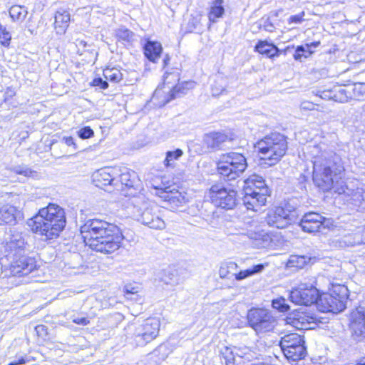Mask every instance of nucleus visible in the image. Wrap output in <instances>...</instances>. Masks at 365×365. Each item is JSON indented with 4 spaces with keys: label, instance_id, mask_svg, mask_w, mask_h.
I'll list each match as a JSON object with an SVG mask.
<instances>
[{
    "label": "nucleus",
    "instance_id": "3",
    "mask_svg": "<svg viewBox=\"0 0 365 365\" xmlns=\"http://www.w3.org/2000/svg\"><path fill=\"white\" fill-rule=\"evenodd\" d=\"M66 223L63 209L56 204H49L40 209L38 214L28 222L32 232L45 236L46 240L57 237L64 229Z\"/></svg>",
    "mask_w": 365,
    "mask_h": 365
},
{
    "label": "nucleus",
    "instance_id": "28",
    "mask_svg": "<svg viewBox=\"0 0 365 365\" xmlns=\"http://www.w3.org/2000/svg\"><path fill=\"white\" fill-rule=\"evenodd\" d=\"M225 13L224 1L215 0L211 3L210 11L208 13L209 21L215 23L217 19L222 17Z\"/></svg>",
    "mask_w": 365,
    "mask_h": 365
},
{
    "label": "nucleus",
    "instance_id": "25",
    "mask_svg": "<svg viewBox=\"0 0 365 365\" xmlns=\"http://www.w3.org/2000/svg\"><path fill=\"white\" fill-rule=\"evenodd\" d=\"M255 51L270 58L279 56L282 52L274 44L267 41H259L255 46Z\"/></svg>",
    "mask_w": 365,
    "mask_h": 365
},
{
    "label": "nucleus",
    "instance_id": "27",
    "mask_svg": "<svg viewBox=\"0 0 365 365\" xmlns=\"http://www.w3.org/2000/svg\"><path fill=\"white\" fill-rule=\"evenodd\" d=\"M70 21V14L64 10H58L55 15V29L59 34H64L68 27Z\"/></svg>",
    "mask_w": 365,
    "mask_h": 365
},
{
    "label": "nucleus",
    "instance_id": "46",
    "mask_svg": "<svg viewBox=\"0 0 365 365\" xmlns=\"http://www.w3.org/2000/svg\"><path fill=\"white\" fill-rule=\"evenodd\" d=\"M304 12L302 11L298 14L291 16L287 21L289 24H301L304 21Z\"/></svg>",
    "mask_w": 365,
    "mask_h": 365
},
{
    "label": "nucleus",
    "instance_id": "30",
    "mask_svg": "<svg viewBox=\"0 0 365 365\" xmlns=\"http://www.w3.org/2000/svg\"><path fill=\"white\" fill-rule=\"evenodd\" d=\"M264 269V266L262 264H258L252 266L250 268H248L245 270L240 271L238 273L235 274V279L237 281H241L244 279H246L249 277H251L255 274L260 273Z\"/></svg>",
    "mask_w": 365,
    "mask_h": 365
},
{
    "label": "nucleus",
    "instance_id": "2",
    "mask_svg": "<svg viewBox=\"0 0 365 365\" xmlns=\"http://www.w3.org/2000/svg\"><path fill=\"white\" fill-rule=\"evenodd\" d=\"M80 230L87 245L104 254L118 250L123 240L118 226L98 218L88 220Z\"/></svg>",
    "mask_w": 365,
    "mask_h": 365
},
{
    "label": "nucleus",
    "instance_id": "12",
    "mask_svg": "<svg viewBox=\"0 0 365 365\" xmlns=\"http://www.w3.org/2000/svg\"><path fill=\"white\" fill-rule=\"evenodd\" d=\"M210 198L215 207L226 210L234 209L237 202V192L220 185H214L210 187Z\"/></svg>",
    "mask_w": 365,
    "mask_h": 365
},
{
    "label": "nucleus",
    "instance_id": "10",
    "mask_svg": "<svg viewBox=\"0 0 365 365\" xmlns=\"http://www.w3.org/2000/svg\"><path fill=\"white\" fill-rule=\"evenodd\" d=\"M279 346L284 356L289 361L301 360L307 354L304 337L297 333H290L283 336L279 341Z\"/></svg>",
    "mask_w": 365,
    "mask_h": 365
},
{
    "label": "nucleus",
    "instance_id": "19",
    "mask_svg": "<svg viewBox=\"0 0 365 365\" xmlns=\"http://www.w3.org/2000/svg\"><path fill=\"white\" fill-rule=\"evenodd\" d=\"M160 197L173 209L182 207L187 202V197L185 193L180 192L175 188L166 187L161 190Z\"/></svg>",
    "mask_w": 365,
    "mask_h": 365
},
{
    "label": "nucleus",
    "instance_id": "9",
    "mask_svg": "<svg viewBox=\"0 0 365 365\" xmlns=\"http://www.w3.org/2000/svg\"><path fill=\"white\" fill-rule=\"evenodd\" d=\"M247 319L249 326L258 335L273 331L277 325L275 317L266 309H250L247 312Z\"/></svg>",
    "mask_w": 365,
    "mask_h": 365
},
{
    "label": "nucleus",
    "instance_id": "32",
    "mask_svg": "<svg viewBox=\"0 0 365 365\" xmlns=\"http://www.w3.org/2000/svg\"><path fill=\"white\" fill-rule=\"evenodd\" d=\"M117 180L118 183L120 182L121 190H123L124 187L130 189L134 186L135 173L134 172L123 173L119 175V179Z\"/></svg>",
    "mask_w": 365,
    "mask_h": 365
},
{
    "label": "nucleus",
    "instance_id": "33",
    "mask_svg": "<svg viewBox=\"0 0 365 365\" xmlns=\"http://www.w3.org/2000/svg\"><path fill=\"white\" fill-rule=\"evenodd\" d=\"M309 258L304 255H291L287 262L289 268L302 269L308 262Z\"/></svg>",
    "mask_w": 365,
    "mask_h": 365
},
{
    "label": "nucleus",
    "instance_id": "1",
    "mask_svg": "<svg viewBox=\"0 0 365 365\" xmlns=\"http://www.w3.org/2000/svg\"><path fill=\"white\" fill-rule=\"evenodd\" d=\"M314 149L319 150L314 155L313 162V182L324 192L334 189L339 194L346 193V186L339 181L344 171L341 158L331 150H327L324 144L318 145Z\"/></svg>",
    "mask_w": 365,
    "mask_h": 365
},
{
    "label": "nucleus",
    "instance_id": "20",
    "mask_svg": "<svg viewBox=\"0 0 365 365\" xmlns=\"http://www.w3.org/2000/svg\"><path fill=\"white\" fill-rule=\"evenodd\" d=\"M115 170L112 168H103L93 175V181L96 187L113 185L118 187V180L114 176Z\"/></svg>",
    "mask_w": 365,
    "mask_h": 365
},
{
    "label": "nucleus",
    "instance_id": "37",
    "mask_svg": "<svg viewBox=\"0 0 365 365\" xmlns=\"http://www.w3.org/2000/svg\"><path fill=\"white\" fill-rule=\"evenodd\" d=\"M158 279L160 282L165 284H175L177 283L175 275L170 270H162L158 274Z\"/></svg>",
    "mask_w": 365,
    "mask_h": 365
},
{
    "label": "nucleus",
    "instance_id": "29",
    "mask_svg": "<svg viewBox=\"0 0 365 365\" xmlns=\"http://www.w3.org/2000/svg\"><path fill=\"white\" fill-rule=\"evenodd\" d=\"M28 14L27 8L24 6L14 5L9 9V16L13 21L23 22Z\"/></svg>",
    "mask_w": 365,
    "mask_h": 365
},
{
    "label": "nucleus",
    "instance_id": "36",
    "mask_svg": "<svg viewBox=\"0 0 365 365\" xmlns=\"http://www.w3.org/2000/svg\"><path fill=\"white\" fill-rule=\"evenodd\" d=\"M9 170L16 174L23 175L24 177H34L36 175V172L32 170L26 165H19L11 166Z\"/></svg>",
    "mask_w": 365,
    "mask_h": 365
},
{
    "label": "nucleus",
    "instance_id": "62",
    "mask_svg": "<svg viewBox=\"0 0 365 365\" xmlns=\"http://www.w3.org/2000/svg\"><path fill=\"white\" fill-rule=\"evenodd\" d=\"M289 48V47H287V49L284 51V53L286 52L287 50H288Z\"/></svg>",
    "mask_w": 365,
    "mask_h": 365
},
{
    "label": "nucleus",
    "instance_id": "54",
    "mask_svg": "<svg viewBox=\"0 0 365 365\" xmlns=\"http://www.w3.org/2000/svg\"><path fill=\"white\" fill-rule=\"evenodd\" d=\"M63 140L68 146H73L74 149H78V147L76 146V144L73 137L69 136L64 138Z\"/></svg>",
    "mask_w": 365,
    "mask_h": 365
},
{
    "label": "nucleus",
    "instance_id": "52",
    "mask_svg": "<svg viewBox=\"0 0 365 365\" xmlns=\"http://www.w3.org/2000/svg\"><path fill=\"white\" fill-rule=\"evenodd\" d=\"M36 331L37 334L41 336H43L47 334V327L44 325L36 326Z\"/></svg>",
    "mask_w": 365,
    "mask_h": 365
},
{
    "label": "nucleus",
    "instance_id": "39",
    "mask_svg": "<svg viewBox=\"0 0 365 365\" xmlns=\"http://www.w3.org/2000/svg\"><path fill=\"white\" fill-rule=\"evenodd\" d=\"M8 365H22L31 361V356L24 354H17L14 357L9 359Z\"/></svg>",
    "mask_w": 365,
    "mask_h": 365
},
{
    "label": "nucleus",
    "instance_id": "23",
    "mask_svg": "<svg viewBox=\"0 0 365 365\" xmlns=\"http://www.w3.org/2000/svg\"><path fill=\"white\" fill-rule=\"evenodd\" d=\"M228 140L227 135L222 133H210L204 137V143L208 148L220 150L223 144Z\"/></svg>",
    "mask_w": 365,
    "mask_h": 365
},
{
    "label": "nucleus",
    "instance_id": "56",
    "mask_svg": "<svg viewBox=\"0 0 365 365\" xmlns=\"http://www.w3.org/2000/svg\"><path fill=\"white\" fill-rule=\"evenodd\" d=\"M170 60V58L169 55L166 54L163 58L164 66H166L168 64Z\"/></svg>",
    "mask_w": 365,
    "mask_h": 365
},
{
    "label": "nucleus",
    "instance_id": "48",
    "mask_svg": "<svg viewBox=\"0 0 365 365\" xmlns=\"http://www.w3.org/2000/svg\"><path fill=\"white\" fill-rule=\"evenodd\" d=\"M92 85L98 86L102 89H106L108 87V83L106 81H103L101 78H96L93 80Z\"/></svg>",
    "mask_w": 365,
    "mask_h": 365
},
{
    "label": "nucleus",
    "instance_id": "7",
    "mask_svg": "<svg viewBox=\"0 0 365 365\" xmlns=\"http://www.w3.org/2000/svg\"><path fill=\"white\" fill-rule=\"evenodd\" d=\"M216 165L220 178L225 181H231L239 178L245 171L247 163L242 154L232 151L221 154Z\"/></svg>",
    "mask_w": 365,
    "mask_h": 365
},
{
    "label": "nucleus",
    "instance_id": "60",
    "mask_svg": "<svg viewBox=\"0 0 365 365\" xmlns=\"http://www.w3.org/2000/svg\"><path fill=\"white\" fill-rule=\"evenodd\" d=\"M225 351H226V353H223V354H227V352H230V354H232V351H230V349H228L227 347H226Z\"/></svg>",
    "mask_w": 365,
    "mask_h": 365
},
{
    "label": "nucleus",
    "instance_id": "14",
    "mask_svg": "<svg viewBox=\"0 0 365 365\" xmlns=\"http://www.w3.org/2000/svg\"><path fill=\"white\" fill-rule=\"evenodd\" d=\"M160 322L155 317L148 318L136 327L135 339L139 346H144L154 340L159 334Z\"/></svg>",
    "mask_w": 365,
    "mask_h": 365
},
{
    "label": "nucleus",
    "instance_id": "47",
    "mask_svg": "<svg viewBox=\"0 0 365 365\" xmlns=\"http://www.w3.org/2000/svg\"><path fill=\"white\" fill-rule=\"evenodd\" d=\"M260 26L263 28L264 30L268 32H273L275 29L273 24L269 21V19H266L264 20H262V23L260 24Z\"/></svg>",
    "mask_w": 365,
    "mask_h": 365
},
{
    "label": "nucleus",
    "instance_id": "21",
    "mask_svg": "<svg viewBox=\"0 0 365 365\" xmlns=\"http://www.w3.org/2000/svg\"><path fill=\"white\" fill-rule=\"evenodd\" d=\"M313 318L308 316L306 313L295 311L290 314L287 317L288 323L298 329H312L311 324L314 323Z\"/></svg>",
    "mask_w": 365,
    "mask_h": 365
},
{
    "label": "nucleus",
    "instance_id": "26",
    "mask_svg": "<svg viewBox=\"0 0 365 365\" xmlns=\"http://www.w3.org/2000/svg\"><path fill=\"white\" fill-rule=\"evenodd\" d=\"M195 83L193 81H184L182 83L178 82V83L173 86V89L170 91L168 98L164 102V105L168 103L172 100L180 97L185 94L187 91L192 89L194 87Z\"/></svg>",
    "mask_w": 365,
    "mask_h": 365
},
{
    "label": "nucleus",
    "instance_id": "57",
    "mask_svg": "<svg viewBox=\"0 0 365 365\" xmlns=\"http://www.w3.org/2000/svg\"><path fill=\"white\" fill-rule=\"evenodd\" d=\"M225 359L226 365H234V364L230 361V360L233 359V358H232V357L229 358L227 356H225Z\"/></svg>",
    "mask_w": 365,
    "mask_h": 365
},
{
    "label": "nucleus",
    "instance_id": "59",
    "mask_svg": "<svg viewBox=\"0 0 365 365\" xmlns=\"http://www.w3.org/2000/svg\"><path fill=\"white\" fill-rule=\"evenodd\" d=\"M320 44L319 41H314L311 43L309 45H311V47H317Z\"/></svg>",
    "mask_w": 365,
    "mask_h": 365
},
{
    "label": "nucleus",
    "instance_id": "50",
    "mask_svg": "<svg viewBox=\"0 0 365 365\" xmlns=\"http://www.w3.org/2000/svg\"><path fill=\"white\" fill-rule=\"evenodd\" d=\"M72 322L76 324L86 326L90 323V321L86 317H72Z\"/></svg>",
    "mask_w": 365,
    "mask_h": 365
},
{
    "label": "nucleus",
    "instance_id": "43",
    "mask_svg": "<svg viewBox=\"0 0 365 365\" xmlns=\"http://www.w3.org/2000/svg\"><path fill=\"white\" fill-rule=\"evenodd\" d=\"M133 34L132 31L125 28L118 29L116 33V36L119 39H122L125 41H129L133 37Z\"/></svg>",
    "mask_w": 365,
    "mask_h": 365
},
{
    "label": "nucleus",
    "instance_id": "44",
    "mask_svg": "<svg viewBox=\"0 0 365 365\" xmlns=\"http://www.w3.org/2000/svg\"><path fill=\"white\" fill-rule=\"evenodd\" d=\"M78 136L81 139H88L94 135L93 130L89 126H85L81 128L78 132Z\"/></svg>",
    "mask_w": 365,
    "mask_h": 365
},
{
    "label": "nucleus",
    "instance_id": "15",
    "mask_svg": "<svg viewBox=\"0 0 365 365\" xmlns=\"http://www.w3.org/2000/svg\"><path fill=\"white\" fill-rule=\"evenodd\" d=\"M349 328L355 341L365 339V307L359 306L349 315Z\"/></svg>",
    "mask_w": 365,
    "mask_h": 365
},
{
    "label": "nucleus",
    "instance_id": "16",
    "mask_svg": "<svg viewBox=\"0 0 365 365\" xmlns=\"http://www.w3.org/2000/svg\"><path fill=\"white\" fill-rule=\"evenodd\" d=\"M330 225V219L313 212L306 213L300 222L302 229L309 233L320 232L322 229L329 228Z\"/></svg>",
    "mask_w": 365,
    "mask_h": 365
},
{
    "label": "nucleus",
    "instance_id": "61",
    "mask_svg": "<svg viewBox=\"0 0 365 365\" xmlns=\"http://www.w3.org/2000/svg\"><path fill=\"white\" fill-rule=\"evenodd\" d=\"M127 292L134 293V292H133V291H129V290H128V289H127Z\"/></svg>",
    "mask_w": 365,
    "mask_h": 365
},
{
    "label": "nucleus",
    "instance_id": "13",
    "mask_svg": "<svg viewBox=\"0 0 365 365\" xmlns=\"http://www.w3.org/2000/svg\"><path fill=\"white\" fill-rule=\"evenodd\" d=\"M320 296L318 289L312 283H301L289 294L292 302L305 306L315 303L318 305Z\"/></svg>",
    "mask_w": 365,
    "mask_h": 365
},
{
    "label": "nucleus",
    "instance_id": "42",
    "mask_svg": "<svg viewBox=\"0 0 365 365\" xmlns=\"http://www.w3.org/2000/svg\"><path fill=\"white\" fill-rule=\"evenodd\" d=\"M180 81V73L177 71L165 73L164 75V84H173Z\"/></svg>",
    "mask_w": 365,
    "mask_h": 365
},
{
    "label": "nucleus",
    "instance_id": "58",
    "mask_svg": "<svg viewBox=\"0 0 365 365\" xmlns=\"http://www.w3.org/2000/svg\"><path fill=\"white\" fill-rule=\"evenodd\" d=\"M355 365H365V358L361 359L359 361H356Z\"/></svg>",
    "mask_w": 365,
    "mask_h": 365
},
{
    "label": "nucleus",
    "instance_id": "63",
    "mask_svg": "<svg viewBox=\"0 0 365 365\" xmlns=\"http://www.w3.org/2000/svg\"><path fill=\"white\" fill-rule=\"evenodd\" d=\"M364 110L365 111V105L364 106Z\"/></svg>",
    "mask_w": 365,
    "mask_h": 365
},
{
    "label": "nucleus",
    "instance_id": "55",
    "mask_svg": "<svg viewBox=\"0 0 365 365\" xmlns=\"http://www.w3.org/2000/svg\"><path fill=\"white\" fill-rule=\"evenodd\" d=\"M301 108L304 110H312L314 109V104L310 102H303L301 104Z\"/></svg>",
    "mask_w": 365,
    "mask_h": 365
},
{
    "label": "nucleus",
    "instance_id": "35",
    "mask_svg": "<svg viewBox=\"0 0 365 365\" xmlns=\"http://www.w3.org/2000/svg\"><path fill=\"white\" fill-rule=\"evenodd\" d=\"M313 53L311 51V45L308 43L303 46H298L293 55L294 58L297 61H302V58H307Z\"/></svg>",
    "mask_w": 365,
    "mask_h": 365
},
{
    "label": "nucleus",
    "instance_id": "5",
    "mask_svg": "<svg viewBox=\"0 0 365 365\" xmlns=\"http://www.w3.org/2000/svg\"><path fill=\"white\" fill-rule=\"evenodd\" d=\"M255 148L261 160L268 166L276 165L285 155L288 149L287 137L279 133H272L259 140Z\"/></svg>",
    "mask_w": 365,
    "mask_h": 365
},
{
    "label": "nucleus",
    "instance_id": "8",
    "mask_svg": "<svg viewBox=\"0 0 365 365\" xmlns=\"http://www.w3.org/2000/svg\"><path fill=\"white\" fill-rule=\"evenodd\" d=\"M348 297L347 287L341 284L333 285L329 293L320 296L318 307L323 312L337 314L346 309Z\"/></svg>",
    "mask_w": 365,
    "mask_h": 365
},
{
    "label": "nucleus",
    "instance_id": "53",
    "mask_svg": "<svg viewBox=\"0 0 365 365\" xmlns=\"http://www.w3.org/2000/svg\"><path fill=\"white\" fill-rule=\"evenodd\" d=\"M225 91V88L222 86H220V87H217L216 86L213 85L212 86V93L213 96H219Z\"/></svg>",
    "mask_w": 365,
    "mask_h": 365
},
{
    "label": "nucleus",
    "instance_id": "40",
    "mask_svg": "<svg viewBox=\"0 0 365 365\" xmlns=\"http://www.w3.org/2000/svg\"><path fill=\"white\" fill-rule=\"evenodd\" d=\"M272 307L281 312H287L289 306L286 303V299L283 297L274 299L272 302Z\"/></svg>",
    "mask_w": 365,
    "mask_h": 365
},
{
    "label": "nucleus",
    "instance_id": "49",
    "mask_svg": "<svg viewBox=\"0 0 365 365\" xmlns=\"http://www.w3.org/2000/svg\"><path fill=\"white\" fill-rule=\"evenodd\" d=\"M316 96H319L322 99L325 100H329V99H334L336 97L335 96H332V92L331 91H318L316 93Z\"/></svg>",
    "mask_w": 365,
    "mask_h": 365
},
{
    "label": "nucleus",
    "instance_id": "45",
    "mask_svg": "<svg viewBox=\"0 0 365 365\" xmlns=\"http://www.w3.org/2000/svg\"><path fill=\"white\" fill-rule=\"evenodd\" d=\"M11 39V36L9 32L6 31L5 29L0 31V40L2 45L8 46Z\"/></svg>",
    "mask_w": 365,
    "mask_h": 365
},
{
    "label": "nucleus",
    "instance_id": "4",
    "mask_svg": "<svg viewBox=\"0 0 365 365\" xmlns=\"http://www.w3.org/2000/svg\"><path fill=\"white\" fill-rule=\"evenodd\" d=\"M133 218L151 229L165 228L164 210L157 205L145 201L143 197L138 196L130 199L128 207Z\"/></svg>",
    "mask_w": 365,
    "mask_h": 365
},
{
    "label": "nucleus",
    "instance_id": "31",
    "mask_svg": "<svg viewBox=\"0 0 365 365\" xmlns=\"http://www.w3.org/2000/svg\"><path fill=\"white\" fill-rule=\"evenodd\" d=\"M238 266L234 262H226L221 264L219 269L220 278H230V275H234L237 272Z\"/></svg>",
    "mask_w": 365,
    "mask_h": 365
},
{
    "label": "nucleus",
    "instance_id": "18",
    "mask_svg": "<svg viewBox=\"0 0 365 365\" xmlns=\"http://www.w3.org/2000/svg\"><path fill=\"white\" fill-rule=\"evenodd\" d=\"M26 242L22 233L14 231L4 245L6 257H10L24 253Z\"/></svg>",
    "mask_w": 365,
    "mask_h": 365
},
{
    "label": "nucleus",
    "instance_id": "6",
    "mask_svg": "<svg viewBox=\"0 0 365 365\" xmlns=\"http://www.w3.org/2000/svg\"><path fill=\"white\" fill-rule=\"evenodd\" d=\"M243 203L247 210L257 211L267 202L270 190L264 179L258 175H252L243 181Z\"/></svg>",
    "mask_w": 365,
    "mask_h": 365
},
{
    "label": "nucleus",
    "instance_id": "41",
    "mask_svg": "<svg viewBox=\"0 0 365 365\" xmlns=\"http://www.w3.org/2000/svg\"><path fill=\"white\" fill-rule=\"evenodd\" d=\"M354 98L360 101L365 96V83H356L354 85L353 88Z\"/></svg>",
    "mask_w": 365,
    "mask_h": 365
},
{
    "label": "nucleus",
    "instance_id": "11",
    "mask_svg": "<svg viewBox=\"0 0 365 365\" xmlns=\"http://www.w3.org/2000/svg\"><path fill=\"white\" fill-rule=\"evenodd\" d=\"M298 214L294 207L289 208L285 204L284 207H277L269 210L265 217L266 223L273 227L284 229L289 225L297 222Z\"/></svg>",
    "mask_w": 365,
    "mask_h": 365
},
{
    "label": "nucleus",
    "instance_id": "17",
    "mask_svg": "<svg viewBox=\"0 0 365 365\" xmlns=\"http://www.w3.org/2000/svg\"><path fill=\"white\" fill-rule=\"evenodd\" d=\"M8 259L11 261L10 271L14 276L28 275L36 267L35 259L24 254L10 257Z\"/></svg>",
    "mask_w": 365,
    "mask_h": 365
},
{
    "label": "nucleus",
    "instance_id": "38",
    "mask_svg": "<svg viewBox=\"0 0 365 365\" xmlns=\"http://www.w3.org/2000/svg\"><path fill=\"white\" fill-rule=\"evenodd\" d=\"M183 154L181 149L177 148L173 151H168L166 153V157L164 160V165L166 167L171 166L175 160H178Z\"/></svg>",
    "mask_w": 365,
    "mask_h": 365
},
{
    "label": "nucleus",
    "instance_id": "22",
    "mask_svg": "<svg viewBox=\"0 0 365 365\" xmlns=\"http://www.w3.org/2000/svg\"><path fill=\"white\" fill-rule=\"evenodd\" d=\"M19 215V212L14 206L4 205L0 207V225H15Z\"/></svg>",
    "mask_w": 365,
    "mask_h": 365
},
{
    "label": "nucleus",
    "instance_id": "34",
    "mask_svg": "<svg viewBox=\"0 0 365 365\" xmlns=\"http://www.w3.org/2000/svg\"><path fill=\"white\" fill-rule=\"evenodd\" d=\"M103 76L106 80L113 83L120 82L123 79V74L116 68H107L103 70Z\"/></svg>",
    "mask_w": 365,
    "mask_h": 365
},
{
    "label": "nucleus",
    "instance_id": "24",
    "mask_svg": "<svg viewBox=\"0 0 365 365\" xmlns=\"http://www.w3.org/2000/svg\"><path fill=\"white\" fill-rule=\"evenodd\" d=\"M143 49L145 57L153 63L157 62L163 52L161 43L154 41H148L145 43Z\"/></svg>",
    "mask_w": 365,
    "mask_h": 365
},
{
    "label": "nucleus",
    "instance_id": "51",
    "mask_svg": "<svg viewBox=\"0 0 365 365\" xmlns=\"http://www.w3.org/2000/svg\"><path fill=\"white\" fill-rule=\"evenodd\" d=\"M236 355L241 358H245L246 360L250 361L252 360V356L250 353L248 352V349H245V351H242L241 350H237Z\"/></svg>",
    "mask_w": 365,
    "mask_h": 365
}]
</instances>
